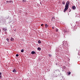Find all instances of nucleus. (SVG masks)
<instances>
[{
  "mask_svg": "<svg viewBox=\"0 0 80 80\" xmlns=\"http://www.w3.org/2000/svg\"><path fill=\"white\" fill-rule=\"evenodd\" d=\"M18 56H19V55H18V54H17L16 55V57H18Z\"/></svg>",
  "mask_w": 80,
  "mask_h": 80,
  "instance_id": "16",
  "label": "nucleus"
},
{
  "mask_svg": "<svg viewBox=\"0 0 80 80\" xmlns=\"http://www.w3.org/2000/svg\"><path fill=\"white\" fill-rule=\"evenodd\" d=\"M31 53L32 54H35V52L34 51H32Z\"/></svg>",
  "mask_w": 80,
  "mask_h": 80,
  "instance_id": "8",
  "label": "nucleus"
},
{
  "mask_svg": "<svg viewBox=\"0 0 80 80\" xmlns=\"http://www.w3.org/2000/svg\"><path fill=\"white\" fill-rule=\"evenodd\" d=\"M52 29H54V27H52Z\"/></svg>",
  "mask_w": 80,
  "mask_h": 80,
  "instance_id": "26",
  "label": "nucleus"
},
{
  "mask_svg": "<svg viewBox=\"0 0 80 80\" xmlns=\"http://www.w3.org/2000/svg\"><path fill=\"white\" fill-rule=\"evenodd\" d=\"M56 32H58V29H56Z\"/></svg>",
  "mask_w": 80,
  "mask_h": 80,
  "instance_id": "20",
  "label": "nucleus"
},
{
  "mask_svg": "<svg viewBox=\"0 0 80 80\" xmlns=\"http://www.w3.org/2000/svg\"><path fill=\"white\" fill-rule=\"evenodd\" d=\"M68 9V6H65V8L64 9V12H66V11H67V10Z\"/></svg>",
  "mask_w": 80,
  "mask_h": 80,
  "instance_id": "1",
  "label": "nucleus"
},
{
  "mask_svg": "<svg viewBox=\"0 0 80 80\" xmlns=\"http://www.w3.org/2000/svg\"><path fill=\"white\" fill-rule=\"evenodd\" d=\"M65 43H66L65 44V47H66L67 45V41H65Z\"/></svg>",
  "mask_w": 80,
  "mask_h": 80,
  "instance_id": "7",
  "label": "nucleus"
},
{
  "mask_svg": "<svg viewBox=\"0 0 80 80\" xmlns=\"http://www.w3.org/2000/svg\"><path fill=\"white\" fill-rule=\"evenodd\" d=\"M65 32H67L66 31H65Z\"/></svg>",
  "mask_w": 80,
  "mask_h": 80,
  "instance_id": "28",
  "label": "nucleus"
},
{
  "mask_svg": "<svg viewBox=\"0 0 80 80\" xmlns=\"http://www.w3.org/2000/svg\"><path fill=\"white\" fill-rule=\"evenodd\" d=\"M72 8L73 10H75V8H76V7L75 6H72Z\"/></svg>",
  "mask_w": 80,
  "mask_h": 80,
  "instance_id": "4",
  "label": "nucleus"
},
{
  "mask_svg": "<svg viewBox=\"0 0 80 80\" xmlns=\"http://www.w3.org/2000/svg\"><path fill=\"white\" fill-rule=\"evenodd\" d=\"M7 41H9V39H8V38H7Z\"/></svg>",
  "mask_w": 80,
  "mask_h": 80,
  "instance_id": "23",
  "label": "nucleus"
},
{
  "mask_svg": "<svg viewBox=\"0 0 80 80\" xmlns=\"http://www.w3.org/2000/svg\"><path fill=\"white\" fill-rule=\"evenodd\" d=\"M63 44H65V43H63Z\"/></svg>",
  "mask_w": 80,
  "mask_h": 80,
  "instance_id": "29",
  "label": "nucleus"
},
{
  "mask_svg": "<svg viewBox=\"0 0 80 80\" xmlns=\"http://www.w3.org/2000/svg\"><path fill=\"white\" fill-rule=\"evenodd\" d=\"M70 5V2L69 1H67L66 3V6H68Z\"/></svg>",
  "mask_w": 80,
  "mask_h": 80,
  "instance_id": "2",
  "label": "nucleus"
},
{
  "mask_svg": "<svg viewBox=\"0 0 80 80\" xmlns=\"http://www.w3.org/2000/svg\"><path fill=\"white\" fill-rule=\"evenodd\" d=\"M38 43H41V41H40V40H39V41H38Z\"/></svg>",
  "mask_w": 80,
  "mask_h": 80,
  "instance_id": "9",
  "label": "nucleus"
},
{
  "mask_svg": "<svg viewBox=\"0 0 80 80\" xmlns=\"http://www.w3.org/2000/svg\"><path fill=\"white\" fill-rule=\"evenodd\" d=\"M0 75H2V72H0Z\"/></svg>",
  "mask_w": 80,
  "mask_h": 80,
  "instance_id": "24",
  "label": "nucleus"
},
{
  "mask_svg": "<svg viewBox=\"0 0 80 80\" xmlns=\"http://www.w3.org/2000/svg\"><path fill=\"white\" fill-rule=\"evenodd\" d=\"M11 38V41L12 42H13V41L14 40V39L13 38Z\"/></svg>",
  "mask_w": 80,
  "mask_h": 80,
  "instance_id": "6",
  "label": "nucleus"
},
{
  "mask_svg": "<svg viewBox=\"0 0 80 80\" xmlns=\"http://www.w3.org/2000/svg\"><path fill=\"white\" fill-rule=\"evenodd\" d=\"M62 4H63V5H65V1H63L62 2Z\"/></svg>",
  "mask_w": 80,
  "mask_h": 80,
  "instance_id": "10",
  "label": "nucleus"
},
{
  "mask_svg": "<svg viewBox=\"0 0 80 80\" xmlns=\"http://www.w3.org/2000/svg\"><path fill=\"white\" fill-rule=\"evenodd\" d=\"M69 12H71V9H69Z\"/></svg>",
  "mask_w": 80,
  "mask_h": 80,
  "instance_id": "22",
  "label": "nucleus"
},
{
  "mask_svg": "<svg viewBox=\"0 0 80 80\" xmlns=\"http://www.w3.org/2000/svg\"><path fill=\"white\" fill-rule=\"evenodd\" d=\"M0 32H1V30L0 29Z\"/></svg>",
  "mask_w": 80,
  "mask_h": 80,
  "instance_id": "27",
  "label": "nucleus"
},
{
  "mask_svg": "<svg viewBox=\"0 0 80 80\" xmlns=\"http://www.w3.org/2000/svg\"><path fill=\"white\" fill-rule=\"evenodd\" d=\"M2 29L4 31H5V32H6L7 30V28H2Z\"/></svg>",
  "mask_w": 80,
  "mask_h": 80,
  "instance_id": "3",
  "label": "nucleus"
},
{
  "mask_svg": "<svg viewBox=\"0 0 80 80\" xmlns=\"http://www.w3.org/2000/svg\"><path fill=\"white\" fill-rule=\"evenodd\" d=\"M45 28H47V27H48V25H47V24H45Z\"/></svg>",
  "mask_w": 80,
  "mask_h": 80,
  "instance_id": "5",
  "label": "nucleus"
},
{
  "mask_svg": "<svg viewBox=\"0 0 80 80\" xmlns=\"http://www.w3.org/2000/svg\"><path fill=\"white\" fill-rule=\"evenodd\" d=\"M13 72H16V70L15 69H14L12 71Z\"/></svg>",
  "mask_w": 80,
  "mask_h": 80,
  "instance_id": "12",
  "label": "nucleus"
},
{
  "mask_svg": "<svg viewBox=\"0 0 80 80\" xmlns=\"http://www.w3.org/2000/svg\"><path fill=\"white\" fill-rule=\"evenodd\" d=\"M22 1H23V2H26L25 0H23Z\"/></svg>",
  "mask_w": 80,
  "mask_h": 80,
  "instance_id": "18",
  "label": "nucleus"
},
{
  "mask_svg": "<svg viewBox=\"0 0 80 80\" xmlns=\"http://www.w3.org/2000/svg\"><path fill=\"white\" fill-rule=\"evenodd\" d=\"M71 73L70 72V71H69L68 72V75H70Z\"/></svg>",
  "mask_w": 80,
  "mask_h": 80,
  "instance_id": "15",
  "label": "nucleus"
},
{
  "mask_svg": "<svg viewBox=\"0 0 80 80\" xmlns=\"http://www.w3.org/2000/svg\"><path fill=\"white\" fill-rule=\"evenodd\" d=\"M52 19H53V20H54V19H55V17H52Z\"/></svg>",
  "mask_w": 80,
  "mask_h": 80,
  "instance_id": "19",
  "label": "nucleus"
},
{
  "mask_svg": "<svg viewBox=\"0 0 80 80\" xmlns=\"http://www.w3.org/2000/svg\"><path fill=\"white\" fill-rule=\"evenodd\" d=\"M38 50H41V48H38Z\"/></svg>",
  "mask_w": 80,
  "mask_h": 80,
  "instance_id": "11",
  "label": "nucleus"
},
{
  "mask_svg": "<svg viewBox=\"0 0 80 80\" xmlns=\"http://www.w3.org/2000/svg\"><path fill=\"white\" fill-rule=\"evenodd\" d=\"M24 52V50H23V49H22V50H21V52Z\"/></svg>",
  "mask_w": 80,
  "mask_h": 80,
  "instance_id": "13",
  "label": "nucleus"
},
{
  "mask_svg": "<svg viewBox=\"0 0 80 80\" xmlns=\"http://www.w3.org/2000/svg\"><path fill=\"white\" fill-rule=\"evenodd\" d=\"M0 78H2V75H0Z\"/></svg>",
  "mask_w": 80,
  "mask_h": 80,
  "instance_id": "25",
  "label": "nucleus"
},
{
  "mask_svg": "<svg viewBox=\"0 0 80 80\" xmlns=\"http://www.w3.org/2000/svg\"><path fill=\"white\" fill-rule=\"evenodd\" d=\"M41 26H43V24H41Z\"/></svg>",
  "mask_w": 80,
  "mask_h": 80,
  "instance_id": "21",
  "label": "nucleus"
},
{
  "mask_svg": "<svg viewBox=\"0 0 80 80\" xmlns=\"http://www.w3.org/2000/svg\"><path fill=\"white\" fill-rule=\"evenodd\" d=\"M49 56L50 57H52V55L51 54H49Z\"/></svg>",
  "mask_w": 80,
  "mask_h": 80,
  "instance_id": "17",
  "label": "nucleus"
},
{
  "mask_svg": "<svg viewBox=\"0 0 80 80\" xmlns=\"http://www.w3.org/2000/svg\"><path fill=\"white\" fill-rule=\"evenodd\" d=\"M7 2H8V3H11V1H7Z\"/></svg>",
  "mask_w": 80,
  "mask_h": 80,
  "instance_id": "14",
  "label": "nucleus"
}]
</instances>
